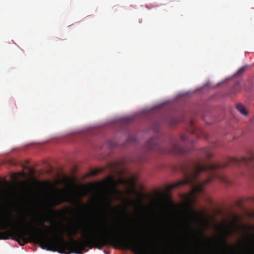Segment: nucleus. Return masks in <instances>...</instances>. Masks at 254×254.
I'll return each instance as SVG.
<instances>
[{"instance_id": "1", "label": "nucleus", "mask_w": 254, "mask_h": 254, "mask_svg": "<svg viewBox=\"0 0 254 254\" xmlns=\"http://www.w3.org/2000/svg\"><path fill=\"white\" fill-rule=\"evenodd\" d=\"M212 154L208 148H202L199 150L198 159L191 161L185 165L181 167V170L185 176L183 180L178 181L168 187V190L189 185L192 188L190 191L192 199L190 201H195L196 194L203 191L204 186L210 183L218 177L215 171L220 169H223L230 166H252L254 167V154L250 157H243L241 159L229 158L225 163L206 164L204 159H209ZM191 202L186 208V215L189 224L196 226L197 220L200 217V214L195 211L191 206Z\"/></svg>"}, {"instance_id": "2", "label": "nucleus", "mask_w": 254, "mask_h": 254, "mask_svg": "<svg viewBox=\"0 0 254 254\" xmlns=\"http://www.w3.org/2000/svg\"><path fill=\"white\" fill-rule=\"evenodd\" d=\"M246 231L253 229L254 226L243 225ZM234 234L231 229H222V234L216 237H206L204 230H193V234L186 240L190 245L203 249H230L233 251L252 250L254 251V233L245 235L234 244L228 242V238ZM136 254H254L253 253H136Z\"/></svg>"}, {"instance_id": "3", "label": "nucleus", "mask_w": 254, "mask_h": 254, "mask_svg": "<svg viewBox=\"0 0 254 254\" xmlns=\"http://www.w3.org/2000/svg\"><path fill=\"white\" fill-rule=\"evenodd\" d=\"M189 141H191L188 140L186 135H182L179 140L174 138H172L170 141L169 146L164 148L158 145V140L156 137H153L146 143L145 147L148 150H153L160 153L184 155L190 150L183 146L182 143L186 144Z\"/></svg>"}, {"instance_id": "4", "label": "nucleus", "mask_w": 254, "mask_h": 254, "mask_svg": "<svg viewBox=\"0 0 254 254\" xmlns=\"http://www.w3.org/2000/svg\"><path fill=\"white\" fill-rule=\"evenodd\" d=\"M82 196L78 195L71 191L55 189L49 202L51 206H58L62 203L67 202L73 204L78 203L85 207L86 205L81 203Z\"/></svg>"}, {"instance_id": "5", "label": "nucleus", "mask_w": 254, "mask_h": 254, "mask_svg": "<svg viewBox=\"0 0 254 254\" xmlns=\"http://www.w3.org/2000/svg\"><path fill=\"white\" fill-rule=\"evenodd\" d=\"M112 181L114 183V188L112 190H111L109 192H107L105 193L106 199L105 202L106 206L108 208L110 209L116 210L115 208H113L112 206V202L114 200V199L113 197V195H120L121 194V192L117 188V186L118 185H122L126 186H131L132 188V191L134 192H137L135 188L136 182L135 180L132 178L127 179L120 178L118 179L117 181H116V182L113 181Z\"/></svg>"}, {"instance_id": "6", "label": "nucleus", "mask_w": 254, "mask_h": 254, "mask_svg": "<svg viewBox=\"0 0 254 254\" xmlns=\"http://www.w3.org/2000/svg\"><path fill=\"white\" fill-rule=\"evenodd\" d=\"M127 200L128 204H132L139 207H142L141 200L140 199H139L137 200H134L129 198H127Z\"/></svg>"}, {"instance_id": "7", "label": "nucleus", "mask_w": 254, "mask_h": 254, "mask_svg": "<svg viewBox=\"0 0 254 254\" xmlns=\"http://www.w3.org/2000/svg\"><path fill=\"white\" fill-rule=\"evenodd\" d=\"M236 107L237 110L243 115L247 116L248 115V112L243 105L238 104Z\"/></svg>"}, {"instance_id": "8", "label": "nucleus", "mask_w": 254, "mask_h": 254, "mask_svg": "<svg viewBox=\"0 0 254 254\" xmlns=\"http://www.w3.org/2000/svg\"><path fill=\"white\" fill-rule=\"evenodd\" d=\"M66 232L70 236L75 235L77 232V228L75 227H69L66 229Z\"/></svg>"}, {"instance_id": "9", "label": "nucleus", "mask_w": 254, "mask_h": 254, "mask_svg": "<svg viewBox=\"0 0 254 254\" xmlns=\"http://www.w3.org/2000/svg\"><path fill=\"white\" fill-rule=\"evenodd\" d=\"M247 68V65L243 66L241 67L240 68H239L238 71L236 72L235 74V76H239L241 75H242L246 70Z\"/></svg>"}, {"instance_id": "10", "label": "nucleus", "mask_w": 254, "mask_h": 254, "mask_svg": "<svg viewBox=\"0 0 254 254\" xmlns=\"http://www.w3.org/2000/svg\"><path fill=\"white\" fill-rule=\"evenodd\" d=\"M220 179L221 180V181L222 182H223L224 183H226L227 184H230L229 181L228 180V179L226 177L221 176L220 177Z\"/></svg>"}, {"instance_id": "11", "label": "nucleus", "mask_w": 254, "mask_h": 254, "mask_svg": "<svg viewBox=\"0 0 254 254\" xmlns=\"http://www.w3.org/2000/svg\"><path fill=\"white\" fill-rule=\"evenodd\" d=\"M164 239L165 240H166V241H176L177 240H178V239H177L175 237H165L164 238Z\"/></svg>"}, {"instance_id": "12", "label": "nucleus", "mask_w": 254, "mask_h": 254, "mask_svg": "<svg viewBox=\"0 0 254 254\" xmlns=\"http://www.w3.org/2000/svg\"><path fill=\"white\" fill-rule=\"evenodd\" d=\"M101 172V171L99 169L94 170L91 172V175L92 176H95Z\"/></svg>"}, {"instance_id": "13", "label": "nucleus", "mask_w": 254, "mask_h": 254, "mask_svg": "<svg viewBox=\"0 0 254 254\" xmlns=\"http://www.w3.org/2000/svg\"><path fill=\"white\" fill-rule=\"evenodd\" d=\"M127 140L129 142H135L136 140V138L135 137L130 135L128 137Z\"/></svg>"}, {"instance_id": "14", "label": "nucleus", "mask_w": 254, "mask_h": 254, "mask_svg": "<svg viewBox=\"0 0 254 254\" xmlns=\"http://www.w3.org/2000/svg\"><path fill=\"white\" fill-rule=\"evenodd\" d=\"M122 212L125 215H127V206L125 205L124 206V210L122 211Z\"/></svg>"}, {"instance_id": "15", "label": "nucleus", "mask_w": 254, "mask_h": 254, "mask_svg": "<svg viewBox=\"0 0 254 254\" xmlns=\"http://www.w3.org/2000/svg\"><path fill=\"white\" fill-rule=\"evenodd\" d=\"M40 225H41V226H42V227H44V228H46V229H49V228L47 227V226H46L45 225L44 222H41L40 223Z\"/></svg>"}, {"instance_id": "16", "label": "nucleus", "mask_w": 254, "mask_h": 254, "mask_svg": "<svg viewBox=\"0 0 254 254\" xmlns=\"http://www.w3.org/2000/svg\"><path fill=\"white\" fill-rule=\"evenodd\" d=\"M181 122V121H178V120H175V123H178V122Z\"/></svg>"}, {"instance_id": "17", "label": "nucleus", "mask_w": 254, "mask_h": 254, "mask_svg": "<svg viewBox=\"0 0 254 254\" xmlns=\"http://www.w3.org/2000/svg\"><path fill=\"white\" fill-rule=\"evenodd\" d=\"M193 132H194V129H193V130L192 131V133H193Z\"/></svg>"}]
</instances>
